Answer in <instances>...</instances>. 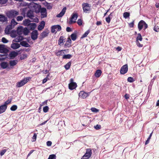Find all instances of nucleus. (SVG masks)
<instances>
[{"mask_svg": "<svg viewBox=\"0 0 159 159\" xmlns=\"http://www.w3.org/2000/svg\"><path fill=\"white\" fill-rule=\"evenodd\" d=\"M142 37L140 34H138V36L136 38V41H139V40L140 41H142Z\"/></svg>", "mask_w": 159, "mask_h": 159, "instance_id": "36", "label": "nucleus"}, {"mask_svg": "<svg viewBox=\"0 0 159 159\" xmlns=\"http://www.w3.org/2000/svg\"><path fill=\"white\" fill-rule=\"evenodd\" d=\"M129 16L130 14L129 12H124L123 14L124 17L125 19H127L129 17Z\"/></svg>", "mask_w": 159, "mask_h": 159, "instance_id": "37", "label": "nucleus"}, {"mask_svg": "<svg viewBox=\"0 0 159 159\" xmlns=\"http://www.w3.org/2000/svg\"><path fill=\"white\" fill-rule=\"evenodd\" d=\"M92 152L90 148H87L86 149V153L81 159H88L91 156Z\"/></svg>", "mask_w": 159, "mask_h": 159, "instance_id": "4", "label": "nucleus"}, {"mask_svg": "<svg viewBox=\"0 0 159 159\" xmlns=\"http://www.w3.org/2000/svg\"><path fill=\"white\" fill-rule=\"evenodd\" d=\"M77 23L79 25L81 26L82 24V21L81 19H78L77 21Z\"/></svg>", "mask_w": 159, "mask_h": 159, "instance_id": "54", "label": "nucleus"}, {"mask_svg": "<svg viewBox=\"0 0 159 159\" xmlns=\"http://www.w3.org/2000/svg\"><path fill=\"white\" fill-rule=\"evenodd\" d=\"M2 42L4 43H7L8 42V40L5 38L3 37L2 39Z\"/></svg>", "mask_w": 159, "mask_h": 159, "instance_id": "53", "label": "nucleus"}, {"mask_svg": "<svg viewBox=\"0 0 159 159\" xmlns=\"http://www.w3.org/2000/svg\"><path fill=\"white\" fill-rule=\"evenodd\" d=\"M134 20H133L132 22L129 23V26L130 28L133 27H134Z\"/></svg>", "mask_w": 159, "mask_h": 159, "instance_id": "55", "label": "nucleus"}, {"mask_svg": "<svg viewBox=\"0 0 159 159\" xmlns=\"http://www.w3.org/2000/svg\"><path fill=\"white\" fill-rule=\"evenodd\" d=\"M124 97L125 99H128L129 98V94L126 93Z\"/></svg>", "mask_w": 159, "mask_h": 159, "instance_id": "62", "label": "nucleus"}, {"mask_svg": "<svg viewBox=\"0 0 159 159\" xmlns=\"http://www.w3.org/2000/svg\"><path fill=\"white\" fill-rule=\"evenodd\" d=\"M56 27L55 26H52L51 27V32L52 33H55L56 31Z\"/></svg>", "mask_w": 159, "mask_h": 159, "instance_id": "52", "label": "nucleus"}, {"mask_svg": "<svg viewBox=\"0 0 159 159\" xmlns=\"http://www.w3.org/2000/svg\"><path fill=\"white\" fill-rule=\"evenodd\" d=\"M128 70V68L127 65H124L120 69V73L122 74H124L127 72Z\"/></svg>", "mask_w": 159, "mask_h": 159, "instance_id": "9", "label": "nucleus"}, {"mask_svg": "<svg viewBox=\"0 0 159 159\" xmlns=\"http://www.w3.org/2000/svg\"><path fill=\"white\" fill-rule=\"evenodd\" d=\"M71 41L70 39L68 38L66 43L65 44L64 46L67 47H69L70 46V44L71 43Z\"/></svg>", "mask_w": 159, "mask_h": 159, "instance_id": "23", "label": "nucleus"}, {"mask_svg": "<svg viewBox=\"0 0 159 159\" xmlns=\"http://www.w3.org/2000/svg\"><path fill=\"white\" fill-rule=\"evenodd\" d=\"M11 98L7 100L5 102L3 105H5V106H6L7 107V105L10 104L11 102Z\"/></svg>", "mask_w": 159, "mask_h": 159, "instance_id": "38", "label": "nucleus"}, {"mask_svg": "<svg viewBox=\"0 0 159 159\" xmlns=\"http://www.w3.org/2000/svg\"><path fill=\"white\" fill-rule=\"evenodd\" d=\"M78 17V14L77 13H73L71 15L70 18V20L68 23L70 25L75 23V20H76Z\"/></svg>", "mask_w": 159, "mask_h": 159, "instance_id": "6", "label": "nucleus"}, {"mask_svg": "<svg viewBox=\"0 0 159 159\" xmlns=\"http://www.w3.org/2000/svg\"><path fill=\"white\" fill-rule=\"evenodd\" d=\"M48 34V33L46 31H43L42 33L41 34V36L42 38H44V37H46Z\"/></svg>", "mask_w": 159, "mask_h": 159, "instance_id": "33", "label": "nucleus"}, {"mask_svg": "<svg viewBox=\"0 0 159 159\" xmlns=\"http://www.w3.org/2000/svg\"><path fill=\"white\" fill-rule=\"evenodd\" d=\"M21 14L23 16H18L17 17L16 19L17 21H22L23 20L24 17H25V14L24 10H23V11L22 12Z\"/></svg>", "mask_w": 159, "mask_h": 159, "instance_id": "15", "label": "nucleus"}, {"mask_svg": "<svg viewBox=\"0 0 159 159\" xmlns=\"http://www.w3.org/2000/svg\"><path fill=\"white\" fill-rule=\"evenodd\" d=\"M90 93L89 92V93H88L84 91H81L79 93V96L80 98H85L89 95Z\"/></svg>", "mask_w": 159, "mask_h": 159, "instance_id": "10", "label": "nucleus"}, {"mask_svg": "<svg viewBox=\"0 0 159 159\" xmlns=\"http://www.w3.org/2000/svg\"><path fill=\"white\" fill-rule=\"evenodd\" d=\"M6 151H7V150L5 149L2 150V151H1V152H0V154L1 156H2V155H3L4 154V153L6 152Z\"/></svg>", "mask_w": 159, "mask_h": 159, "instance_id": "56", "label": "nucleus"}, {"mask_svg": "<svg viewBox=\"0 0 159 159\" xmlns=\"http://www.w3.org/2000/svg\"><path fill=\"white\" fill-rule=\"evenodd\" d=\"M19 15V12L15 10H12L10 11L7 14V16L9 18H15Z\"/></svg>", "mask_w": 159, "mask_h": 159, "instance_id": "1", "label": "nucleus"}, {"mask_svg": "<svg viewBox=\"0 0 159 159\" xmlns=\"http://www.w3.org/2000/svg\"><path fill=\"white\" fill-rule=\"evenodd\" d=\"M20 44L22 46L25 47H29L30 45L26 41H23L20 42Z\"/></svg>", "mask_w": 159, "mask_h": 159, "instance_id": "19", "label": "nucleus"}, {"mask_svg": "<svg viewBox=\"0 0 159 159\" xmlns=\"http://www.w3.org/2000/svg\"><path fill=\"white\" fill-rule=\"evenodd\" d=\"M29 26H30V29L33 30L36 28V25L35 23H30L29 25Z\"/></svg>", "mask_w": 159, "mask_h": 159, "instance_id": "26", "label": "nucleus"}, {"mask_svg": "<svg viewBox=\"0 0 159 159\" xmlns=\"http://www.w3.org/2000/svg\"><path fill=\"white\" fill-rule=\"evenodd\" d=\"M30 77H26L24 78L23 80L20 81L16 83V86L17 87L20 88L25 85L29 80Z\"/></svg>", "mask_w": 159, "mask_h": 159, "instance_id": "3", "label": "nucleus"}, {"mask_svg": "<svg viewBox=\"0 0 159 159\" xmlns=\"http://www.w3.org/2000/svg\"><path fill=\"white\" fill-rule=\"evenodd\" d=\"M48 109L49 107L48 106L44 107L43 108V111L45 113L47 112L48 111Z\"/></svg>", "mask_w": 159, "mask_h": 159, "instance_id": "41", "label": "nucleus"}, {"mask_svg": "<svg viewBox=\"0 0 159 159\" xmlns=\"http://www.w3.org/2000/svg\"><path fill=\"white\" fill-rule=\"evenodd\" d=\"M82 7L84 12L87 13L90 12L91 10V6L89 4L87 3H83L82 4Z\"/></svg>", "mask_w": 159, "mask_h": 159, "instance_id": "2", "label": "nucleus"}, {"mask_svg": "<svg viewBox=\"0 0 159 159\" xmlns=\"http://www.w3.org/2000/svg\"><path fill=\"white\" fill-rule=\"evenodd\" d=\"M11 48L13 49L18 48L20 47V44L17 43H13L11 45Z\"/></svg>", "mask_w": 159, "mask_h": 159, "instance_id": "12", "label": "nucleus"}, {"mask_svg": "<svg viewBox=\"0 0 159 159\" xmlns=\"http://www.w3.org/2000/svg\"><path fill=\"white\" fill-rule=\"evenodd\" d=\"M40 25L43 26V27L44 28V27L45 25V22L44 21H42L41 22Z\"/></svg>", "mask_w": 159, "mask_h": 159, "instance_id": "64", "label": "nucleus"}, {"mask_svg": "<svg viewBox=\"0 0 159 159\" xmlns=\"http://www.w3.org/2000/svg\"><path fill=\"white\" fill-rule=\"evenodd\" d=\"M54 26H55L56 27V30H57V31H60L61 30V26L59 25H53Z\"/></svg>", "mask_w": 159, "mask_h": 159, "instance_id": "43", "label": "nucleus"}, {"mask_svg": "<svg viewBox=\"0 0 159 159\" xmlns=\"http://www.w3.org/2000/svg\"><path fill=\"white\" fill-rule=\"evenodd\" d=\"M71 64V61H69L64 66V67L66 70H68L70 68Z\"/></svg>", "mask_w": 159, "mask_h": 159, "instance_id": "30", "label": "nucleus"}, {"mask_svg": "<svg viewBox=\"0 0 159 159\" xmlns=\"http://www.w3.org/2000/svg\"><path fill=\"white\" fill-rule=\"evenodd\" d=\"M94 128L98 130L100 129L101 128V126L100 125H97L96 126H94Z\"/></svg>", "mask_w": 159, "mask_h": 159, "instance_id": "58", "label": "nucleus"}, {"mask_svg": "<svg viewBox=\"0 0 159 159\" xmlns=\"http://www.w3.org/2000/svg\"><path fill=\"white\" fill-rule=\"evenodd\" d=\"M17 24L18 23L13 18L11 20V26H14Z\"/></svg>", "mask_w": 159, "mask_h": 159, "instance_id": "32", "label": "nucleus"}, {"mask_svg": "<svg viewBox=\"0 0 159 159\" xmlns=\"http://www.w3.org/2000/svg\"><path fill=\"white\" fill-rule=\"evenodd\" d=\"M102 72L100 70H97L94 74V75L96 77H99L101 75Z\"/></svg>", "mask_w": 159, "mask_h": 159, "instance_id": "20", "label": "nucleus"}, {"mask_svg": "<svg viewBox=\"0 0 159 159\" xmlns=\"http://www.w3.org/2000/svg\"><path fill=\"white\" fill-rule=\"evenodd\" d=\"M112 16V13H111L110 15L107 17L106 18V21L108 23H109L110 22V16Z\"/></svg>", "mask_w": 159, "mask_h": 159, "instance_id": "44", "label": "nucleus"}, {"mask_svg": "<svg viewBox=\"0 0 159 159\" xmlns=\"http://www.w3.org/2000/svg\"><path fill=\"white\" fill-rule=\"evenodd\" d=\"M72 40L73 41H75L77 39V35L75 33L72 34L70 36Z\"/></svg>", "mask_w": 159, "mask_h": 159, "instance_id": "27", "label": "nucleus"}, {"mask_svg": "<svg viewBox=\"0 0 159 159\" xmlns=\"http://www.w3.org/2000/svg\"><path fill=\"white\" fill-rule=\"evenodd\" d=\"M47 145L48 146H51L52 143L51 141H48L46 143Z\"/></svg>", "mask_w": 159, "mask_h": 159, "instance_id": "60", "label": "nucleus"}, {"mask_svg": "<svg viewBox=\"0 0 159 159\" xmlns=\"http://www.w3.org/2000/svg\"><path fill=\"white\" fill-rule=\"evenodd\" d=\"M7 106L3 104L0 106V114L4 112L7 109Z\"/></svg>", "mask_w": 159, "mask_h": 159, "instance_id": "13", "label": "nucleus"}, {"mask_svg": "<svg viewBox=\"0 0 159 159\" xmlns=\"http://www.w3.org/2000/svg\"><path fill=\"white\" fill-rule=\"evenodd\" d=\"M72 57V55L68 54L67 55H64L62 57V58L63 59H70Z\"/></svg>", "mask_w": 159, "mask_h": 159, "instance_id": "31", "label": "nucleus"}, {"mask_svg": "<svg viewBox=\"0 0 159 159\" xmlns=\"http://www.w3.org/2000/svg\"><path fill=\"white\" fill-rule=\"evenodd\" d=\"M44 27L43 26H42L40 25H39L38 26V29L39 30H41L43 29Z\"/></svg>", "mask_w": 159, "mask_h": 159, "instance_id": "59", "label": "nucleus"}, {"mask_svg": "<svg viewBox=\"0 0 159 159\" xmlns=\"http://www.w3.org/2000/svg\"><path fill=\"white\" fill-rule=\"evenodd\" d=\"M38 32L37 30H33L31 33V39L33 40H35L38 38Z\"/></svg>", "mask_w": 159, "mask_h": 159, "instance_id": "8", "label": "nucleus"}, {"mask_svg": "<svg viewBox=\"0 0 159 159\" xmlns=\"http://www.w3.org/2000/svg\"><path fill=\"white\" fill-rule=\"evenodd\" d=\"M30 19L31 20V21L34 22L36 23H37L39 22L38 19L37 17L34 16V15Z\"/></svg>", "mask_w": 159, "mask_h": 159, "instance_id": "25", "label": "nucleus"}, {"mask_svg": "<svg viewBox=\"0 0 159 159\" xmlns=\"http://www.w3.org/2000/svg\"><path fill=\"white\" fill-rule=\"evenodd\" d=\"M127 81L129 82H133L134 81V80L133 79L132 77H129L127 79Z\"/></svg>", "mask_w": 159, "mask_h": 159, "instance_id": "46", "label": "nucleus"}, {"mask_svg": "<svg viewBox=\"0 0 159 159\" xmlns=\"http://www.w3.org/2000/svg\"><path fill=\"white\" fill-rule=\"evenodd\" d=\"M23 37L22 36H18L17 38L13 40V41L15 42H20L23 39Z\"/></svg>", "mask_w": 159, "mask_h": 159, "instance_id": "24", "label": "nucleus"}, {"mask_svg": "<svg viewBox=\"0 0 159 159\" xmlns=\"http://www.w3.org/2000/svg\"><path fill=\"white\" fill-rule=\"evenodd\" d=\"M17 61L16 60H11L9 62L10 66H14L17 64Z\"/></svg>", "mask_w": 159, "mask_h": 159, "instance_id": "22", "label": "nucleus"}, {"mask_svg": "<svg viewBox=\"0 0 159 159\" xmlns=\"http://www.w3.org/2000/svg\"><path fill=\"white\" fill-rule=\"evenodd\" d=\"M136 43L137 46L139 47H142L143 46V45L141 44L139 41H136Z\"/></svg>", "mask_w": 159, "mask_h": 159, "instance_id": "61", "label": "nucleus"}, {"mask_svg": "<svg viewBox=\"0 0 159 159\" xmlns=\"http://www.w3.org/2000/svg\"><path fill=\"white\" fill-rule=\"evenodd\" d=\"M0 66L3 69H5L8 66V64L7 62L3 61L0 64Z\"/></svg>", "mask_w": 159, "mask_h": 159, "instance_id": "18", "label": "nucleus"}, {"mask_svg": "<svg viewBox=\"0 0 159 159\" xmlns=\"http://www.w3.org/2000/svg\"><path fill=\"white\" fill-rule=\"evenodd\" d=\"M29 32V30L27 28H25L24 29L23 33L24 34L27 35Z\"/></svg>", "mask_w": 159, "mask_h": 159, "instance_id": "39", "label": "nucleus"}, {"mask_svg": "<svg viewBox=\"0 0 159 159\" xmlns=\"http://www.w3.org/2000/svg\"><path fill=\"white\" fill-rule=\"evenodd\" d=\"M47 16V13H41V17L42 18H44Z\"/></svg>", "mask_w": 159, "mask_h": 159, "instance_id": "48", "label": "nucleus"}, {"mask_svg": "<svg viewBox=\"0 0 159 159\" xmlns=\"http://www.w3.org/2000/svg\"><path fill=\"white\" fill-rule=\"evenodd\" d=\"M77 85L76 83L74 82V80L71 78L70 80V83L69 84V88L70 90H72L76 88Z\"/></svg>", "mask_w": 159, "mask_h": 159, "instance_id": "7", "label": "nucleus"}, {"mask_svg": "<svg viewBox=\"0 0 159 159\" xmlns=\"http://www.w3.org/2000/svg\"><path fill=\"white\" fill-rule=\"evenodd\" d=\"M90 32V30H88L81 37V38L83 39L87 36V35Z\"/></svg>", "mask_w": 159, "mask_h": 159, "instance_id": "35", "label": "nucleus"}, {"mask_svg": "<svg viewBox=\"0 0 159 159\" xmlns=\"http://www.w3.org/2000/svg\"><path fill=\"white\" fill-rule=\"evenodd\" d=\"M66 10V7H65L63 8L61 11L57 15V17H62L65 13Z\"/></svg>", "mask_w": 159, "mask_h": 159, "instance_id": "11", "label": "nucleus"}, {"mask_svg": "<svg viewBox=\"0 0 159 159\" xmlns=\"http://www.w3.org/2000/svg\"><path fill=\"white\" fill-rule=\"evenodd\" d=\"M17 108V107L16 105H13L10 108V110L12 111H15Z\"/></svg>", "mask_w": 159, "mask_h": 159, "instance_id": "40", "label": "nucleus"}, {"mask_svg": "<svg viewBox=\"0 0 159 159\" xmlns=\"http://www.w3.org/2000/svg\"><path fill=\"white\" fill-rule=\"evenodd\" d=\"M41 13H47L46 9L45 8H43L41 9Z\"/></svg>", "mask_w": 159, "mask_h": 159, "instance_id": "57", "label": "nucleus"}, {"mask_svg": "<svg viewBox=\"0 0 159 159\" xmlns=\"http://www.w3.org/2000/svg\"><path fill=\"white\" fill-rule=\"evenodd\" d=\"M18 55L17 52L15 51L11 52L9 54V56L11 58L13 59L16 57Z\"/></svg>", "mask_w": 159, "mask_h": 159, "instance_id": "17", "label": "nucleus"}, {"mask_svg": "<svg viewBox=\"0 0 159 159\" xmlns=\"http://www.w3.org/2000/svg\"><path fill=\"white\" fill-rule=\"evenodd\" d=\"M153 30L155 31L158 32L159 31V27L158 26L155 25Z\"/></svg>", "mask_w": 159, "mask_h": 159, "instance_id": "50", "label": "nucleus"}, {"mask_svg": "<svg viewBox=\"0 0 159 159\" xmlns=\"http://www.w3.org/2000/svg\"><path fill=\"white\" fill-rule=\"evenodd\" d=\"M56 156L55 154L51 155L49 156L48 159H56Z\"/></svg>", "mask_w": 159, "mask_h": 159, "instance_id": "42", "label": "nucleus"}, {"mask_svg": "<svg viewBox=\"0 0 159 159\" xmlns=\"http://www.w3.org/2000/svg\"><path fill=\"white\" fill-rule=\"evenodd\" d=\"M144 27V29H146L148 27L147 24L143 20H140L138 24V28L139 31L141 30Z\"/></svg>", "mask_w": 159, "mask_h": 159, "instance_id": "5", "label": "nucleus"}, {"mask_svg": "<svg viewBox=\"0 0 159 159\" xmlns=\"http://www.w3.org/2000/svg\"><path fill=\"white\" fill-rule=\"evenodd\" d=\"M66 50H60L59 51L56 53V55L57 56H60L62 55L64 53L63 52V51H65Z\"/></svg>", "mask_w": 159, "mask_h": 159, "instance_id": "34", "label": "nucleus"}, {"mask_svg": "<svg viewBox=\"0 0 159 159\" xmlns=\"http://www.w3.org/2000/svg\"><path fill=\"white\" fill-rule=\"evenodd\" d=\"M7 21V18L4 15H0V22L3 23Z\"/></svg>", "mask_w": 159, "mask_h": 159, "instance_id": "16", "label": "nucleus"}, {"mask_svg": "<svg viewBox=\"0 0 159 159\" xmlns=\"http://www.w3.org/2000/svg\"><path fill=\"white\" fill-rule=\"evenodd\" d=\"M71 29L69 27H67L66 28V31L68 32H70L71 31Z\"/></svg>", "mask_w": 159, "mask_h": 159, "instance_id": "63", "label": "nucleus"}, {"mask_svg": "<svg viewBox=\"0 0 159 159\" xmlns=\"http://www.w3.org/2000/svg\"><path fill=\"white\" fill-rule=\"evenodd\" d=\"M91 111L93 112L97 113L99 111V110L95 108L92 107L91 109Z\"/></svg>", "mask_w": 159, "mask_h": 159, "instance_id": "45", "label": "nucleus"}, {"mask_svg": "<svg viewBox=\"0 0 159 159\" xmlns=\"http://www.w3.org/2000/svg\"><path fill=\"white\" fill-rule=\"evenodd\" d=\"M31 21H30L29 19H25V20L23 21V23L24 25H29Z\"/></svg>", "mask_w": 159, "mask_h": 159, "instance_id": "28", "label": "nucleus"}, {"mask_svg": "<svg viewBox=\"0 0 159 159\" xmlns=\"http://www.w3.org/2000/svg\"><path fill=\"white\" fill-rule=\"evenodd\" d=\"M49 76V74H48L46 76V77L43 80V83L44 84L49 79L48 78V77Z\"/></svg>", "mask_w": 159, "mask_h": 159, "instance_id": "47", "label": "nucleus"}, {"mask_svg": "<svg viewBox=\"0 0 159 159\" xmlns=\"http://www.w3.org/2000/svg\"><path fill=\"white\" fill-rule=\"evenodd\" d=\"M37 134L36 133H34V135L32 138V139H33V142H34L36 141L37 138Z\"/></svg>", "mask_w": 159, "mask_h": 159, "instance_id": "51", "label": "nucleus"}, {"mask_svg": "<svg viewBox=\"0 0 159 159\" xmlns=\"http://www.w3.org/2000/svg\"><path fill=\"white\" fill-rule=\"evenodd\" d=\"M34 16L33 12L31 10H29L27 14V16L30 19Z\"/></svg>", "mask_w": 159, "mask_h": 159, "instance_id": "21", "label": "nucleus"}, {"mask_svg": "<svg viewBox=\"0 0 159 159\" xmlns=\"http://www.w3.org/2000/svg\"><path fill=\"white\" fill-rule=\"evenodd\" d=\"M8 0H0V4H4L7 2Z\"/></svg>", "mask_w": 159, "mask_h": 159, "instance_id": "49", "label": "nucleus"}, {"mask_svg": "<svg viewBox=\"0 0 159 159\" xmlns=\"http://www.w3.org/2000/svg\"><path fill=\"white\" fill-rule=\"evenodd\" d=\"M64 40V37L62 36H61L59 39L58 44L60 45H62Z\"/></svg>", "mask_w": 159, "mask_h": 159, "instance_id": "29", "label": "nucleus"}, {"mask_svg": "<svg viewBox=\"0 0 159 159\" xmlns=\"http://www.w3.org/2000/svg\"><path fill=\"white\" fill-rule=\"evenodd\" d=\"M7 50L4 47V45H0V52L2 53H6L7 52Z\"/></svg>", "mask_w": 159, "mask_h": 159, "instance_id": "14", "label": "nucleus"}]
</instances>
